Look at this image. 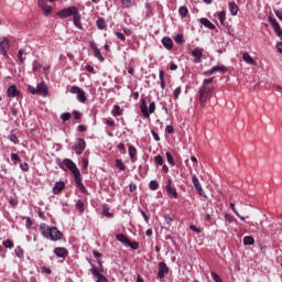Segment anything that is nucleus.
<instances>
[{
    "mask_svg": "<svg viewBox=\"0 0 282 282\" xmlns=\"http://www.w3.org/2000/svg\"><path fill=\"white\" fill-rule=\"evenodd\" d=\"M214 80L215 77L204 79L203 85L198 90V104L202 109H205L208 106V102H210V98H213V91H215Z\"/></svg>",
    "mask_w": 282,
    "mask_h": 282,
    "instance_id": "obj_1",
    "label": "nucleus"
},
{
    "mask_svg": "<svg viewBox=\"0 0 282 282\" xmlns=\"http://www.w3.org/2000/svg\"><path fill=\"white\" fill-rule=\"evenodd\" d=\"M86 147H87V143L85 142V139H82V138L77 139L74 145V151L76 155H83Z\"/></svg>",
    "mask_w": 282,
    "mask_h": 282,
    "instance_id": "obj_7",
    "label": "nucleus"
},
{
    "mask_svg": "<svg viewBox=\"0 0 282 282\" xmlns=\"http://www.w3.org/2000/svg\"><path fill=\"white\" fill-rule=\"evenodd\" d=\"M63 188H65V182L59 181L56 182L55 185L53 186V195H61L63 192Z\"/></svg>",
    "mask_w": 282,
    "mask_h": 282,
    "instance_id": "obj_16",
    "label": "nucleus"
},
{
    "mask_svg": "<svg viewBox=\"0 0 282 282\" xmlns=\"http://www.w3.org/2000/svg\"><path fill=\"white\" fill-rule=\"evenodd\" d=\"M59 167H62L63 171H70L74 177L80 175V170H78V166H76V163H74L72 159H64L63 162L59 163Z\"/></svg>",
    "mask_w": 282,
    "mask_h": 282,
    "instance_id": "obj_2",
    "label": "nucleus"
},
{
    "mask_svg": "<svg viewBox=\"0 0 282 282\" xmlns=\"http://www.w3.org/2000/svg\"><path fill=\"white\" fill-rule=\"evenodd\" d=\"M14 253H15V257H18V259H23V249L21 247H17L14 249Z\"/></svg>",
    "mask_w": 282,
    "mask_h": 282,
    "instance_id": "obj_37",
    "label": "nucleus"
},
{
    "mask_svg": "<svg viewBox=\"0 0 282 282\" xmlns=\"http://www.w3.org/2000/svg\"><path fill=\"white\" fill-rule=\"evenodd\" d=\"M75 183L77 184L82 193H87V188L85 187V185H83V177L80 176V174L75 176Z\"/></svg>",
    "mask_w": 282,
    "mask_h": 282,
    "instance_id": "obj_22",
    "label": "nucleus"
},
{
    "mask_svg": "<svg viewBox=\"0 0 282 282\" xmlns=\"http://www.w3.org/2000/svg\"><path fill=\"white\" fill-rule=\"evenodd\" d=\"M37 6L39 8L42 9L44 17H50V14H52V7L47 6V1L45 0H42V2L37 1Z\"/></svg>",
    "mask_w": 282,
    "mask_h": 282,
    "instance_id": "obj_10",
    "label": "nucleus"
},
{
    "mask_svg": "<svg viewBox=\"0 0 282 282\" xmlns=\"http://www.w3.org/2000/svg\"><path fill=\"white\" fill-rule=\"evenodd\" d=\"M212 279H214L215 282H223L219 274L212 272Z\"/></svg>",
    "mask_w": 282,
    "mask_h": 282,
    "instance_id": "obj_55",
    "label": "nucleus"
},
{
    "mask_svg": "<svg viewBox=\"0 0 282 282\" xmlns=\"http://www.w3.org/2000/svg\"><path fill=\"white\" fill-rule=\"evenodd\" d=\"M9 140L13 142V144H19V137H17V134H10Z\"/></svg>",
    "mask_w": 282,
    "mask_h": 282,
    "instance_id": "obj_50",
    "label": "nucleus"
},
{
    "mask_svg": "<svg viewBox=\"0 0 282 282\" xmlns=\"http://www.w3.org/2000/svg\"><path fill=\"white\" fill-rule=\"evenodd\" d=\"M69 91L72 94H76L77 95V100L79 102H87V94L85 93V90H83L80 87L78 86H72Z\"/></svg>",
    "mask_w": 282,
    "mask_h": 282,
    "instance_id": "obj_6",
    "label": "nucleus"
},
{
    "mask_svg": "<svg viewBox=\"0 0 282 282\" xmlns=\"http://www.w3.org/2000/svg\"><path fill=\"white\" fill-rule=\"evenodd\" d=\"M162 45L165 47V50H173V40L171 37L165 36L162 39Z\"/></svg>",
    "mask_w": 282,
    "mask_h": 282,
    "instance_id": "obj_21",
    "label": "nucleus"
},
{
    "mask_svg": "<svg viewBox=\"0 0 282 282\" xmlns=\"http://www.w3.org/2000/svg\"><path fill=\"white\" fill-rule=\"evenodd\" d=\"M23 54H25V51L23 48L19 50L18 52V58L20 63H24L25 58H23Z\"/></svg>",
    "mask_w": 282,
    "mask_h": 282,
    "instance_id": "obj_49",
    "label": "nucleus"
},
{
    "mask_svg": "<svg viewBox=\"0 0 282 282\" xmlns=\"http://www.w3.org/2000/svg\"><path fill=\"white\" fill-rule=\"evenodd\" d=\"M165 158H166L169 164H171L172 166H175V160L173 159V155L171 154V152H166Z\"/></svg>",
    "mask_w": 282,
    "mask_h": 282,
    "instance_id": "obj_36",
    "label": "nucleus"
},
{
    "mask_svg": "<svg viewBox=\"0 0 282 282\" xmlns=\"http://www.w3.org/2000/svg\"><path fill=\"white\" fill-rule=\"evenodd\" d=\"M159 272H158V278L159 279H164L166 274H169V265H166V262H159L158 265Z\"/></svg>",
    "mask_w": 282,
    "mask_h": 282,
    "instance_id": "obj_9",
    "label": "nucleus"
},
{
    "mask_svg": "<svg viewBox=\"0 0 282 282\" xmlns=\"http://www.w3.org/2000/svg\"><path fill=\"white\" fill-rule=\"evenodd\" d=\"M20 169H21V171L28 172V171H30V165L26 162H24V163L20 164Z\"/></svg>",
    "mask_w": 282,
    "mask_h": 282,
    "instance_id": "obj_53",
    "label": "nucleus"
},
{
    "mask_svg": "<svg viewBox=\"0 0 282 282\" xmlns=\"http://www.w3.org/2000/svg\"><path fill=\"white\" fill-rule=\"evenodd\" d=\"M0 52L2 56H8V52H10V40L8 37H0Z\"/></svg>",
    "mask_w": 282,
    "mask_h": 282,
    "instance_id": "obj_8",
    "label": "nucleus"
},
{
    "mask_svg": "<svg viewBox=\"0 0 282 282\" xmlns=\"http://www.w3.org/2000/svg\"><path fill=\"white\" fill-rule=\"evenodd\" d=\"M128 246L132 250H138V248H140V243H138L137 241L131 242V240H129Z\"/></svg>",
    "mask_w": 282,
    "mask_h": 282,
    "instance_id": "obj_47",
    "label": "nucleus"
},
{
    "mask_svg": "<svg viewBox=\"0 0 282 282\" xmlns=\"http://www.w3.org/2000/svg\"><path fill=\"white\" fill-rule=\"evenodd\" d=\"M128 153L130 155L131 162H135V155H138V150L135 149V147L130 145L128 149Z\"/></svg>",
    "mask_w": 282,
    "mask_h": 282,
    "instance_id": "obj_25",
    "label": "nucleus"
},
{
    "mask_svg": "<svg viewBox=\"0 0 282 282\" xmlns=\"http://www.w3.org/2000/svg\"><path fill=\"white\" fill-rule=\"evenodd\" d=\"M90 273L93 274V276H97L100 274V272L98 271V269L96 267L93 265V268L90 269Z\"/></svg>",
    "mask_w": 282,
    "mask_h": 282,
    "instance_id": "obj_59",
    "label": "nucleus"
},
{
    "mask_svg": "<svg viewBox=\"0 0 282 282\" xmlns=\"http://www.w3.org/2000/svg\"><path fill=\"white\" fill-rule=\"evenodd\" d=\"M218 19H219L221 25H226V11H220L218 13Z\"/></svg>",
    "mask_w": 282,
    "mask_h": 282,
    "instance_id": "obj_35",
    "label": "nucleus"
},
{
    "mask_svg": "<svg viewBox=\"0 0 282 282\" xmlns=\"http://www.w3.org/2000/svg\"><path fill=\"white\" fill-rule=\"evenodd\" d=\"M230 208L241 219V221H246V217L239 215V212L237 210V207H235V203H230Z\"/></svg>",
    "mask_w": 282,
    "mask_h": 282,
    "instance_id": "obj_32",
    "label": "nucleus"
},
{
    "mask_svg": "<svg viewBox=\"0 0 282 282\" xmlns=\"http://www.w3.org/2000/svg\"><path fill=\"white\" fill-rule=\"evenodd\" d=\"M50 239H52V241H58L63 239V232H61V230H58L56 227H51Z\"/></svg>",
    "mask_w": 282,
    "mask_h": 282,
    "instance_id": "obj_12",
    "label": "nucleus"
},
{
    "mask_svg": "<svg viewBox=\"0 0 282 282\" xmlns=\"http://www.w3.org/2000/svg\"><path fill=\"white\" fill-rule=\"evenodd\" d=\"M140 109L144 118H151V113H155V101H152L147 106V98H142Z\"/></svg>",
    "mask_w": 282,
    "mask_h": 282,
    "instance_id": "obj_3",
    "label": "nucleus"
},
{
    "mask_svg": "<svg viewBox=\"0 0 282 282\" xmlns=\"http://www.w3.org/2000/svg\"><path fill=\"white\" fill-rule=\"evenodd\" d=\"M116 167L119 169V171H126L127 166L124 163H122V160L117 159L116 160Z\"/></svg>",
    "mask_w": 282,
    "mask_h": 282,
    "instance_id": "obj_34",
    "label": "nucleus"
},
{
    "mask_svg": "<svg viewBox=\"0 0 282 282\" xmlns=\"http://www.w3.org/2000/svg\"><path fill=\"white\" fill-rule=\"evenodd\" d=\"M11 160L17 164V162H21V158L17 153H11Z\"/></svg>",
    "mask_w": 282,
    "mask_h": 282,
    "instance_id": "obj_51",
    "label": "nucleus"
},
{
    "mask_svg": "<svg viewBox=\"0 0 282 282\" xmlns=\"http://www.w3.org/2000/svg\"><path fill=\"white\" fill-rule=\"evenodd\" d=\"M159 78H160V80H161V88H162V89H165L166 83H164V70H160V73H159Z\"/></svg>",
    "mask_w": 282,
    "mask_h": 282,
    "instance_id": "obj_38",
    "label": "nucleus"
},
{
    "mask_svg": "<svg viewBox=\"0 0 282 282\" xmlns=\"http://www.w3.org/2000/svg\"><path fill=\"white\" fill-rule=\"evenodd\" d=\"M76 14H78L77 7H68L57 12V17H59L61 19H67V17L74 18Z\"/></svg>",
    "mask_w": 282,
    "mask_h": 282,
    "instance_id": "obj_5",
    "label": "nucleus"
},
{
    "mask_svg": "<svg viewBox=\"0 0 282 282\" xmlns=\"http://www.w3.org/2000/svg\"><path fill=\"white\" fill-rule=\"evenodd\" d=\"M178 14H181L183 18L188 14V8L186 7H180Z\"/></svg>",
    "mask_w": 282,
    "mask_h": 282,
    "instance_id": "obj_45",
    "label": "nucleus"
},
{
    "mask_svg": "<svg viewBox=\"0 0 282 282\" xmlns=\"http://www.w3.org/2000/svg\"><path fill=\"white\" fill-rule=\"evenodd\" d=\"M116 239H117V241H120L121 243H124L126 246H128V243H129V238L123 234H118L116 236Z\"/></svg>",
    "mask_w": 282,
    "mask_h": 282,
    "instance_id": "obj_27",
    "label": "nucleus"
},
{
    "mask_svg": "<svg viewBox=\"0 0 282 282\" xmlns=\"http://www.w3.org/2000/svg\"><path fill=\"white\" fill-rule=\"evenodd\" d=\"M245 246H254V238L252 236H246L243 238Z\"/></svg>",
    "mask_w": 282,
    "mask_h": 282,
    "instance_id": "obj_30",
    "label": "nucleus"
},
{
    "mask_svg": "<svg viewBox=\"0 0 282 282\" xmlns=\"http://www.w3.org/2000/svg\"><path fill=\"white\" fill-rule=\"evenodd\" d=\"M269 23L271 24V26H272L273 29L281 26V25L279 24V22L276 21V19H274V18H272V17H269Z\"/></svg>",
    "mask_w": 282,
    "mask_h": 282,
    "instance_id": "obj_42",
    "label": "nucleus"
},
{
    "mask_svg": "<svg viewBox=\"0 0 282 282\" xmlns=\"http://www.w3.org/2000/svg\"><path fill=\"white\" fill-rule=\"evenodd\" d=\"M112 116L118 117V116H122V109H120V106L115 105L112 108Z\"/></svg>",
    "mask_w": 282,
    "mask_h": 282,
    "instance_id": "obj_31",
    "label": "nucleus"
},
{
    "mask_svg": "<svg viewBox=\"0 0 282 282\" xmlns=\"http://www.w3.org/2000/svg\"><path fill=\"white\" fill-rule=\"evenodd\" d=\"M2 245L4 246V248H9V249H12L14 248V241L10 240V239H7L2 242Z\"/></svg>",
    "mask_w": 282,
    "mask_h": 282,
    "instance_id": "obj_39",
    "label": "nucleus"
},
{
    "mask_svg": "<svg viewBox=\"0 0 282 282\" xmlns=\"http://www.w3.org/2000/svg\"><path fill=\"white\" fill-rule=\"evenodd\" d=\"M154 162L155 164H158L159 166H162V164H164V159L162 158V155H156L154 158Z\"/></svg>",
    "mask_w": 282,
    "mask_h": 282,
    "instance_id": "obj_48",
    "label": "nucleus"
},
{
    "mask_svg": "<svg viewBox=\"0 0 282 282\" xmlns=\"http://www.w3.org/2000/svg\"><path fill=\"white\" fill-rule=\"evenodd\" d=\"M96 25H97L98 30H105L107 28V23L105 22V18H99L96 21Z\"/></svg>",
    "mask_w": 282,
    "mask_h": 282,
    "instance_id": "obj_29",
    "label": "nucleus"
},
{
    "mask_svg": "<svg viewBox=\"0 0 282 282\" xmlns=\"http://www.w3.org/2000/svg\"><path fill=\"white\" fill-rule=\"evenodd\" d=\"M72 118V113L69 112H64L61 115V120H63V122H67V120H70Z\"/></svg>",
    "mask_w": 282,
    "mask_h": 282,
    "instance_id": "obj_46",
    "label": "nucleus"
},
{
    "mask_svg": "<svg viewBox=\"0 0 282 282\" xmlns=\"http://www.w3.org/2000/svg\"><path fill=\"white\" fill-rule=\"evenodd\" d=\"M200 23L205 28H208V30H215V24H213V22H210V20H208L206 18L200 19Z\"/></svg>",
    "mask_w": 282,
    "mask_h": 282,
    "instance_id": "obj_26",
    "label": "nucleus"
},
{
    "mask_svg": "<svg viewBox=\"0 0 282 282\" xmlns=\"http://www.w3.org/2000/svg\"><path fill=\"white\" fill-rule=\"evenodd\" d=\"M150 191H158L160 188V183L158 181H151L149 183Z\"/></svg>",
    "mask_w": 282,
    "mask_h": 282,
    "instance_id": "obj_33",
    "label": "nucleus"
},
{
    "mask_svg": "<svg viewBox=\"0 0 282 282\" xmlns=\"http://www.w3.org/2000/svg\"><path fill=\"white\" fill-rule=\"evenodd\" d=\"M192 182L194 184V188H196L198 195H204V189L202 188V184H199V178H197V175H193Z\"/></svg>",
    "mask_w": 282,
    "mask_h": 282,
    "instance_id": "obj_15",
    "label": "nucleus"
},
{
    "mask_svg": "<svg viewBox=\"0 0 282 282\" xmlns=\"http://www.w3.org/2000/svg\"><path fill=\"white\" fill-rule=\"evenodd\" d=\"M40 232L43 235L46 239H50L51 232H52V227L47 226L46 224H42L40 226Z\"/></svg>",
    "mask_w": 282,
    "mask_h": 282,
    "instance_id": "obj_14",
    "label": "nucleus"
},
{
    "mask_svg": "<svg viewBox=\"0 0 282 282\" xmlns=\"http://www.w3.org/2000/svg\"><path fill=\"white\" fill-rule=\"evenodd\" d=\"M76 208L79 210V213H85V203H83V200H78L76 203Z\"/></svg>",
    "mask_w": 282,
    "mask_h": 282,
    "instance_id": "obj_43",
    "label": "nucleus"
},
{
    "mask_svg": "<svg viewBox=\"0 0 282 282\" xmlns=\"http://www.w3.org/2000/svg\"><path fill=\"white\" fill-rule=\"evenodd\" d=\"M117 149H119V151H121V153H127V148L124 147V143H119L117 145Z\"/></svg>",
    "mask_w": 282,
    "mask_h": 282,
    "instance_id": "obj_58",
    "label": "nucleus"
},
{
    "mask_svg": "<svg viewBox=\"0 0 282 282\" xmlns=\"http://www.w3.org/2000/svg\"><path fill=\"white\" fill-rule=\"evenodd\" d=\"M225 219L228 221V224H232V221H235V217L230 214H226Z\"/></svg>",
    "mask_w": 282,
    "mask_h": 282,
    "instance_id": "obj_54",
    "label": "nucleus"
},
{
    "mask_svg": "<svg viewBox=\"0 0 282 282\" xmlns=\"http://www.w3.org/2000/svg\"><path fill=\"white\" fill-rule=\"evenodd\" d=\"M192 56H194V63H202V57L204 56V53L199 48H194L192 51Z\"/></svg>",
    "mask_w": 282,
    "mask_h": 282,
    "instance_id": "obj_18",
    "label": "nucleus"
},
{
    "mask_svg": "<svg viewBox=\"0 0 282 282\" xmlns=\"http://www.w3.org/2000/svg\"><path fill=\"white\" fill-rule=\"evenodd\" d=\"M116 36L119 41H127V37L121 32H116Z\"/></svg>",
    "mask_w": 282,
    "mask_h": 282,
    "instance_id": "obj_62",
    "label": "nucleus"
},
{
    "mask_svg": "<svg viewBox=\"0 0 282 282\" xmlns=\"http://www.w3.org/2000/svg\"><path fill=\"white\" fill-rule=\"evenodd\" d=\"M242 59L248 65H253L254 67H257V61H254V58H252V56H250V53H243Z\"/></svg>",
    "mask_w": 282,
    "mask_h": 282,
    "instance_id": "obj_20",
    "label": "nucleus"
},
{
    "mask_svg": "<svg viewBox=\"0 0 282 282\" xmlns=\"http://www.w3.org/2000/svg\"><path fill=\"white\" fill-rule=\"evenodd\" d=\"M212 72H214V74H217V72L219 74H226V72H228V68L226 66H224V65H221V66H214Z\"/></svg>",
    "mask_w": 282,
    "mask_h": 282,
    "instance_id": "obj_28",
    "label": "nucleus"
},
{
    "mask_svg": "<svg viewBox=\"0 0 282 282\" xmlns=\"http://www.w3.org/2000/svg\"><path fill=\"white\" fill-rule=\"evenodd\" d=\"M41 270H42V272H43L44 274H52V269H51V268L42 267Z\"/></svg>",
    "mask_w": 282,
    "mask_h": 282,
    "instance_id": "obj_63",
    "label": "nucleus"
},
{
    "mask_svg": "<svg viewBox=\"0 0 282 282\" xmlns=\"http://www.w3.org/2000/svg\"><path fill=\"white\" fill-rule=\"evenodd\" d=\"M7 94L9 98H19V96H21V91L17 89V86H10L7 90Z\"/></svg>",
    "mask_w": 282,
    "mask_h": 282,
    "instance_id": "obj_17",
    "label": "nucleus"
},
{
    "mask_svg": "<svg viewBox=\"0 0 282 282\" xmlns=\"http://www.w3.org/2000/svg\"><path fill=\"white\" fill-rule=\"evenodd\" d=\"M86 70L89 72V74H96V69L89 64L86 65Z\"/></svg>",
    "mask_w": 282,
    "mask_h": 282,
    "instance_id": "obj_61",
    "label": "nucleus"
},
{
    "mask_svg": "<svg viewBox=\"0 0 282 282\" xmlns=\"http://www.w3.org/2000/svg\"><path fill=\"white\" fill-rule=\"evenodd\" d=\"M182 94V87L181 86H178L175 90H174V93H173V98H174V100H177L178 98H180V95Z\"/></svg>",
    "mask_w": 282,
    "mask_h": 282,
    "instance_id": "obj_44",
    "label": "nucleus"
},
{
    "mask_svg": "<svg viewBox=\"0 0 282 282\" xmlns=\"http://www.w3.org/2000/svg\"><path fill=\"white\" fill-rule=\"evenodd\" d=\"M90 48L94 52L95 58H98L100 63H105V57L102 56V53H100V48H98L94 42H90Z\"/></svg>",
    "mask_w": 282,
    "mask_h": 282,
    "instance_id": "obj_11",
    "label": "nucleus"
},
{
    "mask_svg": "<svg viewBox=\"0 0 282 282\" xmlns=\"http://www.w3.org/2000/svg\"><path fill=\"white\" fill-rule=\"evenodd\" d=\"M73 23L77 30H83V22L80 21V13H76L73 18Z\"/></svg>",
    "mask_w": 282,
    "mask_h": 282,
    "instance_id": "obj_23",
    "label": "nucleus"
},
{
    "mask_svg": "<svg viewBox=\"0 0 282 282\" xmlns=\"http://www.w3.org/2000/svg\"><path fill=\"white\" fill-rule=\"evenodd\" d=\"M97 282H107V278L105 275H102L101 273H99L97 276Z\"/></svg>",
    "mask_w": 282,
    "mask_h": 282,
    "instance_id": "obj_57",
    "label": "nucleus"
},
{
    "mask_svg": "<svg viewBox=\"0 0 282 282\" xmlns=\"http://www.w3.org/2000/svg\"><path fill=\"white\" fill-rule=\"evenodd\" d=\"M167 182H169V184L165 187L167 195H171V197H173L174 199H177V197H178L177 189H175L173 186H171V180H169Z\"/></svg>",
    "mask_w": 282,
    "mask_h": 282,
    "instance_id": "obj_19",
    "label": "nucleus"
},
{
    "mask_svg": "<svg viewBox=\"0 0 282 282\" xmlns=\"http://www.w3.org/2000/svg\"><path fill=\"white\" fill-rule=\"evenodd\" d=\"M26 89L29 94H32L33 96H47V85L43 82L37 84L36 88L32 85H28Z\"/></svg>",
    "mask_w": 282,
    "mask_h": 282,
    "instance_id": "obj_4",
    "label": "nucleus"
},
{
    "mask_svg": "<svg viewBox=\"0 0 282 282\" xmlns=\"http://www.w3.org/2000/svg\"><path fill=\"white\" fill-rule=\"evenodd\" d=\"M54 254H56V257H59L61 259H65V257L69 254V251H67V249L64 247H56L54 249Z\"/></svg>",
    "mask_w": 282,
    "mask_h": 282,
    "instance_id": "obj_13",
    "label": "nucleus"
},
{
    "mask_svg": "<svg viewBox=\"0 0 282 282\" xmlns=\"http://www.w3.org/2000/svg\"><path fill=\"white\" fill-rule=\"evenodd\" d=\"M229 12L232 17H237L239 13V6L235 2H229Z\"/></svg>",
    "mask_w": 282,
    "mask_h": 282,
    "instance_id": "obj_24",
    "label": "nucleus"
},
{
    "mask_svg": "<svg viewBox=\"0 0 282 282\" xmlns=\"http://www.w3.org/2000/svg\"><path fill=\"white\" fill-rule=\"evenodd\" d=\"M121 3L126 8H131V6H133V1L132 0H121Z\"/></svg>",
    "mask_w": 282,
    "mask_h": 282,
    "instance_id": "obj_52",
    "label": "nucleus"
},
{
    "mask_svg": "<svg viewBox=\"0 0 282 282\" xmlns=\"http://www.w3.org/2000/svg\"><path fill=\"white\" fill-rule=\"evenodd\" d=\"M43 67V65L40 64L39 61H34L33 62V72L36 74V72H41V68Z\"/></svg>",
    "mask_w": 282,
    "mask_h": 282,
    "instance_id": "obj_40",
    "label": "nucleus"
},
{
    "mask_svg": "<svg viewBox=\"0 0 282 282\" xmlns=\"http://www.w3.org/2000/svg\"><path fill=\"white\" fill-rule=\"evenodd\" d=\"M276 36H279L280 39L282 37V30H281V26H276L275 29H273Z\"/></svg>",
    "mask_w": 282,
    "mask_h": 282,
    "instance_id": "obj_64",
    "label": "nucleus"
},
{
    "mask_svg": "<svg viewBox=\"0 0 282 282\" xmlns=\"http://www.w3.org/2000/svg\"><path fill=\"white\" fill-rule=\"evenodd\" d=\"M73 116H74L75 120H80V118H83V113H80L77 110L73 111Z\"/></svg>",
    "mask_w": 282,
    "mask_h": 282,
    "instance_id": "obj_56",
    "label": "nucleus"
},
{
    "mask_svg": "<svg viewBox=\"0 0 282 282\" xmlns=\"http://www.w3.org/2000/svg\"><path fill=\"white\" fill-rule=\"evenodd\" d=\"M174 41L175 43H177L178 45H182L184 43V35L183 34H177L174 36Z\"/></svg>",
    "mask_w": 282,
    "mask_h": 282,
    "instance_id": "obj_41",
    "label": "nucleus"
},
{
    "mask_svg": "<svg viewBox=\"0 0 282 282\" xmlns=\"http://www.w3.org/2000/svg\"><path fill=\"white\" fill-rule=\"evenodd\" d=\"M102 213L106 217H113V214L109 213V207H104Z\"/></svg>",
    "mask_w": 282,
    "mask_h": 282,
    "instance_id": "obj_60",
    "label": "nucleus"
}]
</instances>
